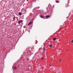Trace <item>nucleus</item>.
<instances>
[{
  "label": "nucleus",
  "mask_w": 73,
  "mask_h": 73,
  "mask_svg": "<svg viewBox=\"0 0 73 73\" xmlns=\"http://www.w3.org/2000/svg\"><path fill=\"white\" fill-rule=\"evenodd\" d=\"M13 68L14 69H16V66H15Z\"/></svg>",
  "instance_id": "7"
},
{
  "label": "nucleus",
  "mask_w": 73,
  "mask_h": 73,
  "mask_svg": "<svg viewBox=\"0 0 73 73\" xmlns=\"http://www.w3.org/2000/svg\"><path fill=\"white\" fill-rule=\"evenodd\" d=\"M71 42H72V43H73V40H72V41H71Z\"/></svg>",
  "instance_id": "12"
},
{
  "label": "nucleus",
  "mask_w": 73,
  "mask_h": 73,
  "mask_svg": "<svg viewBox=\"0 0 73 73\" xmlns=\"http://www.w3.org/2000/svg\"><path fill=\"white\" fill-rule=\"evenodd\" d=\"M67 51H68V50H67Z\"/></svg>",
  "instance_id": "16"
},
{
  "label": "nucleus",
  "mask_w": 73,
  "mask_h": 73,
  "mask_svg": "<svg viewBox=\"0 0 73 73\" xmlns=\"http://www.w3.org/2000/svg\"><path fill=\"white\" fill-rule=\"evenodd\" d=\"M13 20H15V17H14L13 18Z\"/></svg>",
  "instance_id": "11"
},
{
  "label": "nucleus",
  "mask_w": 73,
  "mask_h": 73,
  "mask_svg": "<svg viewBox=\"0 0 73 73\" xmlns=\"http://www.w3.org/2000/svg\"><path fill=\"white\" fill-rule=\"evenodd\" d=\"M50 17V15H48L46 16V18H48V17Z\"/></svg>",
  "instance_id": "4"
},
{
  "label": "nucleus",
  "mask_w": 73,
  "mask_h": 73,
  "mask_svg": "<svg viewBox=\"0 0 73 73\" xmlns=\"http://www.w3.org/2000/svg\"><path fill=\"white\" fill-rule=\"evenodd\" d=\"M56 40V38L55 37L53 39V40Z\"/></svg>",
  "instance_id": "9"
},
{
  "label": "nucleus",
  "mask_w": 73,
  "mask_h": 73,
  "mask_svg": "<svg viewBox=\"0 0 73 73\" xmlns=\"http://www.w3.org/2000/svg\"><path fill=\"white\" fill-rule=\"evenodd\" d=\"M52 44H50V45H49V46H50V48H51V47H52Z\"/></svg>",
  "instance_id": "6"
},
{
  "label": "nucleus",
  "mask_w": 73,
  "mask_h": 73,
  "mask_svg": "<svg viewBox=\"0 0 73 73\" xmlns=\"http://www.w3.org/2000/svg\"><path fill=\"white\" fill-rule=\"evenodd\" d=\"M23 21L20 20L18 21V24H20L21 23H23Z\"/></svg>",
  "instance_id": "1"
},
{
  "label": "nucleus",
  "mask_w": 73,
  "mask_h": 73,
  "mask_svg": "<svg viewBox=\"0 0 73 73\" xmlns=\"http://www.w3.org/2000/svg\"><path fill=\"white\" fill-rule=\"evenodd\" d=\"M43 50L44 52H45V50H46L45 48V47H43Z\"/></svg>",
  "instance_id": "2"
},
{
  "label": "nucleus",
  "mask_w": 73,
  "mask_h": 73,
  "mask_svg": "<svg viewBox=\"0 0 73 73\" xmlns=\"http://www.w3.org/2000/svg\"><path fill=\"white\" fill-rule=\"evenodd\" d=\"M56 3H60V1H56Z\"/></svg>",
  "instance_id": "8"
},
{
  "label": "nucleus",
  "mask_w": 73,
  "mask_h": 73,
  "mask_svg": "<svg viewBox=\"0 0 73 73\" xmlns=\"http://www.w3.org/2000/svg\"><path fill=\"white\" fill-rule=\"evenodd\" d=\"M40 17H41V18H43V16H42V15H40Z\"/></svg>",
  "instance_id": "10"
},
{
  "label": "nucleus",
  "mask_w": 73,
  "mask_h": 73,
  "mask_svg": "<svg viewBox=\"0 0 73 73\" xmlns=\"http://www.w3.org/2000/svg\"><path fill=\"white\" fill-rule=\"evenodd\" d=\"M50 66H52V65H50Z\"/></svg>",
  "instance_id": "14"
},
{
  "label": "nucleus",
  "mask_w": 73,
  "mask_h": 73,
  "mask_svg": "<svg viewBox=\"0 0 73 73\" xmlns=\"http://www.w3.org/2000/svg\"><path fill=\"white\" fill-rule=\"evenodd\" d=\"M19 15H22V14H21V13L19 12Z\"/></svg>",
  "instance_id": "5"
},
{
  "label": "nucleus",
  "mask_w": 73,
  "mask_h": 73,
  "mask_svg": "<svg viewBox=\"0 0 73 73\" xmlns=\"http://www.w3.org/2000/svg\"><path fill=\"white\" fill-rule=\"evenodd\" d=\"M61 60H60L59 62H61Z\"/></svg>",
  "instance_id": "13"
},
{
  "label": "nucleus",
  "mask_w": 73,
  "mask_h": 73,
  "mask_svg": "<svg viewBox=\"0 0 73 73\" xmlns=\"http://www.w3.org/2000/svg\"><path fill=\"white\" fill-rule=\"evenodd\" d=\"M31 23H32V22H30L28 24V25H29L31 24Z\"/></svg>",
  "instance_id": "3"
},
{
  "label": "nucleus",
  "mask_w": 73,
  "mask_h": 73,
  "mask_svg": "<svg viewBox=\"0 0 73 73\" xmlns=\"http://www.w3.org/2000/svg\"><path fill=\"white\" fill-rule=\"evenodd\" d=\"M42 59H44V58H42Z\"/></svg>",
  "instance_id": "15"
}]
</instances>
